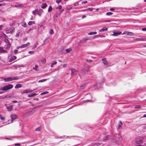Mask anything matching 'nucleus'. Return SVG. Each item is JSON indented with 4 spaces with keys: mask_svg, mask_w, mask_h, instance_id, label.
<instances>
[{
    "mask_svg": "<svg viewBox=\"0 0 146 146\" xmlns=\"http://www.w3.org/2000/svg\"><path fill=\"white\" fill-rule=\"evenodd\" d=\"M38 67V66L37 65H36L35 66V67L33 68V69L35 70H38L37 68Z\"/></svg>",
    "mask_w": 146,
    "mask_h": 146,
    "instance_id": "58836bf2",
    "label": "nucleus"
},
{
    "mask_svg": "<svg viewBox=\"0 0 146 146\" xmlns=\"http://www.w3.org/2000/svg\"><path fill=\"white\" fill-rule=\"evenodd\" d=\"M1 37L2 38V39L6 44L7 46L6 47V48L8 49L11 46V44L7 38V36L3 33L1 32Z\"/></svg>",
    "mask_w": 146,
    "mask_h": 146,
    "instance_id": "f03ea898",
    "label": "nucleus"
},
{
    "mask_svg": "<svg viewBox=\"0 0 146 146\" xmlns=\"http://www.w3.org/2000/svg\"><path fill=\"white\" fill-rule=\"evenodd\" d=\"M19 78L17 77H8L3 78L1 77V81L4 80L5 82H8L13 80H18Z\"/></svg>",
    "mask_w": 146,
    "mask_h": 146,
    "instance_id": "7ed1b4c3",
    "label": "nucleus"
},
{
    "mask_svg": "<svg viewBox=\"0 0 146 146\" xmlns=\"http://www.w3.org/2000/svg\"><path fill=\"white\" fill-rule=\"evenodd\" d=\"M136 40H146V38H137L136 39Z\"/></svg>",
    "mask_w": 146,
    "mask_h": 146,
    "instance_id": "7c9ffc66",
    "label": "nucleus"
},
{
    "mask_svg": "<svg viewBox=\"0 0 146 146\" xmlns=\"http://www.w3.org/2000/svg\"><path fill=\"white\" fill-rule=\"evenodd\" d=\"M37 45L35 44L34 46H33L32 47V48L33 49H35V48H36V47Z\"/></svg>",
    "mask_w": 146,
    "mask_h": 146,
    "instance_id": "3c124183",
    "label": "nucleus"
},
{
    "mask_svg": "<svg viewBox=\"0 0 146 146\" xmlns=\"http://www.w3.org/2000/svg\"><path fill=\"white\" fill-rule=\"evenodd\" d=\"M142 30L143 31H146V27L142 28Z\"/></svg>",
    "mask_w": 146,
    "mask_h": 146,
    "instance_id": "864d4df0",
    "label": "nucleus"
},
{
    "mask_svg": "<svg viewBox=\"0 0 146 146\" xmlns=\"http://www.w3.org/2000/svg\"><path fill=\"white\" fill-rule=\"evenodd\" d=\"M17 58V57L15 56H13L11 57L10 60H9L10 62H12V61L16 59Z\"/></svg>",
    "mask_w": 146,
    "mask_h": 146,
    "instance_id": "4468645a",
    "label": "nucleus"
},
{
    "mask_svg": "<svg viewBox=\"0 0 146 146\" xmlns=\"http://www.w3.org/2000/svg\"><path fill=\"white\" fill-rule=\"evenodd\" d=\"M21 94L27 93V89L24 90L23 92L21 93Z\"/></svg>",
    "mask_w": 146,
    "mask_h": 146,
    "instance_id": "79ce46f5",
    "label": "nucleus"
},
{
    "mask_svg": "<svg viewBox=\"0 0 146 146\" xmlns=\"http://www.w3.org/2000/svg\"><path fill=\"white\" fill-rule=\"evenodd\" d=\"M7 108L9 111H11L12 109V106H9L7 107Z\"/></svg>",
    "mask_w": 146,
    "mask_h": 146,
    "instance_id": "a211bd4d",
    "label": "nucleus"
},
{
    "mask_svg": "<svg viewBox=\"0 0 146 146\" xmlns=\"http://www.w3.org/2000/svg\"><path fill=\"white\" fill-rule=\"evenodd\" d=\"M19 32L17 33L16 35V37H18L19 36Z\"/></svg>",
    "mask_w": 146,
    "mask_h": 146,
    "instance_id": "8fccbe9b",
    "label": "nucleus"
},
{
    "mask_svg": "<svg viewBox=\"0 0 146 146\" xmlns=\"http://www.w3.org/2000/svg\"><path fill=\"white\" fill-rule=\"evenodd\" d=\"M15 30V29L14 28H12L10 29H9V33L12 34Z\"/></svg>",
    "mask_w": 146,
    "mask_h": 146,
    "instance_id": "2eb2a0df",
    "label": "nucleus"
},
{
    "mask_svg": "<svg viewBox=\"0 0 146 146\" xmlns=\"http://www.w3.org/2000/svg\"><path fill=\"white\" fill-rule=\"evenodd\" d=\"M35 21H30L28 23V25H31L33 24H35Z\"/></svg>",
    "mask_w": 146,
    "mask_h": 146,
    "instance_id": "bb28decb",
    "label": "nucleus"
},
{
    "mask_svg": "<svg viewBox=\"0 0 146 146\" xmlns=\"http://www.w3.org/2000/svg\"><path fill=\"white\" fill-rule=\"evenodd\" d=\"M96 145H97V146H100V144L99 143H97L96 144Z\"/></svg>",
    "mask_w": 146,
    "mask_h": 146,
    "instance_id": "e2e57ef3",
    "label": "nucleus"
},
{
    "mask_svg": "<svg viewBox=\"0 0 146 146\" xmlns=\"http://www.w3.org/2000/svg\"><path fill=\"white\" fill-rule=\"evenodd\" d=\"M11 121H13L17 118V116L16 114H12L11 115Z\"/></svg>",
    "mask_w": 146,
    "mask_h": 146,
    "instance_id": "6e6552de",
    "label": "nucleus"
},
{
    "mask_svg": "<svg viewBox=\"0 0 146 146\" xmlns=\"http://www.w3.org/2000/svg\"><path fill=\"white\" fill-rule=\"evenodd\" d=\"M97 34V32H90L89 33H88V34L89 35H92L96 34Z\"/></svg>",
    "mask_w": 146,
    "mask_h": 146,
    "instance_id": "393cba45",
    "label": "nucleus"
},
{
    "mask_svg": "<svg viewBox=\"0 0 146 146\" xmlns=\"http://www.w3.org/2000/svg\"><path fill=\"white\" fill-rule=\"evenodd\" d=\"M21 23V25L23 27H27V25L25 22H23Z\"/></svg>",
    "mask_w": 146,
    "mask_h": 146,
    "instance_id": "4be33fe9",
    "label": "nucleus"
},
{
    "mask_svg": "<svg viewBox=\"0 0 146 146\" xmlns=\"http://www.w3.org/2000/svg\"><path fill=\"white\" fill-rule=\"evenodd\" d=\"M27 93H30L33 91V90H31L30 89H27Z\"/></svg>",
    "mask_w": 146,
    "mask_h": 146,
    "instance_id": "a18cd8bd",
    "label": "nucleus"
},
{
    "mask_svg": "<svg viewBox=\"0 0 146 146\" xmlns=\"http://www.w3.org/2000/svg\"><path fill=\"white\" fill-rule=\"evenodd\" d=\"M119 136L118 134H114L113 135V138L115 139L114 140H117V138L118 137V139L120 141H121L123 139V138L121 136Z\"/></svg>",
    "mask_w": 146,
    "mask_h": 146,
    "instance_id": "0eeeda50",
    "label": "nucleus"
},
{
    "mask_svg": "<svg viewBox=\"0 0 146 146\" xmlns=\"http://www.w3.org/2000/svg\"><path fill=\"white\" fill-rule=\"evenodd\" d=\"M143 128L144 129H146V124L144 126Z\"/></svg>",
    "mask_w": 146,
    "mask_h": 146,
    "instance_id": "774afa93",
    "label": "nucleus"
},
{
    "mask_svg": "<svg viewBox=\"0 0 146 146\" xmlns=\"http://www.w3.org/2000/svg\"><path fill=\"white\" fill-rule=\"evenodd\" d=\"M144 139L143 137H136L135 139V142L137 144L142 143L143 142V140Z\"/></svg>",
    "mask_w": 146,
    "mask_h": 146,
    "instance_id": "39448f33",
    "label": "nucleus"
},
{
    "mask_svg": "<svg viewBox=\"0 0 146 146\" xmlns=\"http://www.w3.org/2000/svg\"><path fill=\"white\" fill-rule=\"evenodd\" d=\"M40 128L39 127H38L36 128L35 129V131H40Z\"/></svg>",
    "mask_w": 146,
    "mask_h": 146,
    "instance_id": "c03bdc74",
    "label": "nucleus"
},
{
    "mask_svg": "<svg viewBox=\"0 0 146 146\" xmlns=\"http://www.w3.org/2000/svg\"><path fill=\"white\" fill-rule=\"evenodd\" d=\"M22 87V85L21 84H17L15 86V88L16 89H18L20 88H21Z\"/></svg>",
    "mask_w": 146,
    "mask_h": 146,
    "instance_id": "ddd939ff",
    "label": "nucleus"
},
{
    "mask_svg": "<svg viewBox=\"0 0 146 146\" xmlns=\"http://www.w3.org/2000/svg\"><path fill=\"white\" fill-rule=\"evenodd\" d=\"M50 34H52L54 33V31L52 29H50Z\"/></svg>",
    "mask_w": 146,
    "mask_h": 146,
    "instance_id": "a19ab883",
    "label": "nucleus"
},
{
    "mask_svg": "<svg viewBox=\"0 0 146 146\" xmlns=\"http://www.w3.org/2000/svg\"><path fill=\"white\" fill-rule=\"evenodd\" d=\"M41 62L43 64H45L46 62V59L45 58L42 59L41 61Z\"/></svg>",
    "mask_w": 146,
    "mask_h": 146,
    "instance_id": "c9c22d12",
    "label": "nucleus"
},
{
    "mask_svg": "<svg viewBox=\"0 0 146 146\" xmlns=\"http://www.w3.org/2000/svg\"><path fill=\"white\" fill-rule=\"evenodd\" d=\"M3 47H1V53H7V51L5 50H3Z\"/></svg>",
    "mask_w": 146,
    "mask_h": 146,
    "instance_id": "6ab92c4d",
    "label": "nucleus"
},
{
    "mask_svg": "<svg viewBox=\"0 0 146 146\" xmlns=\"http://www.w3.org/2000/svg\"><path fill=\"white\" fill-rule=\"evenodd\" d=\"M30 43L28 42L26 44H23L22 45L20 46V47L21 48H25L27 46H29L30 45Z\"/></svg>",
    "mask_w": 146,
    "mask_h": 146,
    "instance_id": "9b49d317",
    "label": "nucleus"
},
{
    "mask_svg": "<svg viewBox=\"0 0 146 146\" xmlns=\"http://www.w3.org/2000/svg\"><path fill=\"white\" fill-rule=\"evenodd\" d=\"M113 13L111 12H107L106 13L107 15H111L113 14Z\"/></svg>",
    "mask_w": 146,
    "mask_h": 146,
    "instance_id": "2f4dec72",
    "label": "nucleus"
},
{
    "mask_svg": "<svg viewBox=\"0 0 146 146\" xmlns=\"http://www.w3.org/2000/svg\"><path fill=\"white\" fill-rule=\"evenodd\" d=\"M87 61L88 62H92V61L91 60H87Z\"/></svg>",
    "mask_w": 146,
    "mask_h": 146,
    "instance_id": "0e129e2a",
    "label": "nucleus"
},
{
    "mask_svg": "<svg viewBox=\"0 0 146 146\" xmlns=\"http://www.w3.org/2000/svg\"><path fill=\"white\" fill-rule=\"evenodd\" d=\"M72 50V49L70 48H68V49H67L66 50V52L68 53L70 52Z\"/></svg>",
    "mask_w": 146,
    "mask_h": 146,
    "instance_id": "a878e982",
    "label": "nucleus"
},
{
    "mask_svg": "<svg viewBox=\"0 0 146 146\" xmlns=\"http://www.w3.org/2000/svg\"><path fill=\"white\" fill-rule=\"evenodd\" d=\"M5 32L7 34L9 33V29L6 30V32Z\"/></svg>",
    "mask_w": 146,
    "mask_h": 146,
    "instance_id": "6e6d98bb",
    "label": "nucleus"
},
{
    "mask_svg": "<svg viewBox=\"0 0 146 146\" xmlns=\"http://www.w3.org/2000/svg\"><path fill=\"white\" fill-rule=\"evenodd\" d=\"M34 51H30L29 52V53L31 54H33L34 53Z\"/></svg>",
    "mask_w": 146,
    "mask_h": 146,
    "instance_id": "49530a36",
    "label": "nucleus"
},
{
    "mask_svg": "<svg viewBox=\"0 0 146 146\" xmlns=\"http://www.w3.org/2000/svg\"><path fill=\"white\" fill-rule=\"evenodd\" d=\"M93 8H88L87 9H85V10L84 11H85L86 10H90V11H91L93 10Z\"/></svg>",
    "mask_w": 146,
    "mask_h": 146,
    "instance_id": "473e14b6",
    "label": "nucleus"
},
{
    "mask_svg": "<svg viewBox=\"0 0 146 146\" xmlns=\"http://www.w3.org/2000/svg\"><path fill=\"white\" fill-rule=\"evenodd\" d=\"M36 95V93H32L31 94L28 95V97H33Z\"/></svg>",
    "mask_w": 146,
    "mask_h": 146,
    "instance_id": "f3484780",
    "label": "nucleus"
},
{
    "mask_svg": "<svg viewBox=\"0 0 146 146\" xmlns=\"http://www.w3.org/2000/svg\"><path fill=\"white\" fill-rule=\"evenodd\" d=\"M67 65V64H64L63 65V67L64 68Z\"/></svg>",
    "mask_w": 146,
    "mask_h": 146,
    "instance_id": "338daca9",
    "label": "nucleus"
},
{
    "mask_svg": "<svg viewBox=\"0 0 146 146\" xmlns=\"http://www.w3.org/2000/svg\"><path fill=\"white\" fill-rule=\"evenodd\" d=\"M140 106L139 105H137V106H135L134 107L135 108H140Z\"/></svg>",
    "mask_w": 146,
    "mask_h": 146,
    "instance_id": "09e8293b",
    "label": "nucleus"
},
{
    "mask_svg": "<svg viewBox=\"0 0 146 146\" xmlns=\"http://www.w3.org/2000/svg\"><path fill=\"white\" fill-rule=\"evenodd\" d=\"M52 10V8L51 6H50L48 8V11L49 12H50Z\"/></svg>",
    "mask_w": 146,
    "mask_h": 146,
    "instance_id": "c85d7f7f",
    "label": "nucleus"
},
{
    "mask_svg": "<svg viewBox=\"0 0 146 146\" xmlns=\"http://www.w3.org/2000/svg\"><path fill=\"white\" fill-rule=\"evenodd\" d=\"M80 2V1H79L78 2H76L74 4V6L78 5H79V3Z\"/></svg>",
    "mask_w": 146,
    "mask_h": 146,
    "instance_id": "4c0bfd02",
    "label": "nucleus"
},
{
    "mask_svg": "<svg viewBox=\"0 0 146 146\" xmlns=\"http://www.w3.org/2000/svg\"><path fill=\"white\" fill-rule=\"evenodd\" d=\"M108 29V28H106L105 29L103 28V29H100L99 30V31L100 32H102L106 31H107Z\"/></svg>",
    "mask_w": 146,
    "mask_h": 146,
    "instance_id": "aec40b11",
    "label": "nucleus"
},
{
    "mask_svg": "<svg viewBox=\"0 0 146 146\" xmlns=\"http://www.w3.org/2000/svg\"><path fill=\"white\" fill-rule=\"evenodd\" d=\"M115 10V9L113 8H110V10L111 11H113V10Z\"/></svg>",
    "mask_w": 146,
    "mask_h": 146,
    "instance_id": "13d9d810",
    "label": "nucleus"
},
{
    "mask_svg": "<svg viewBox=\"0 0 146 146\" xmlns=\"http://www.w3.org/2000/svg\"><path fill=\"white\" fill-rule=\"evenodd\" d=\"M48 92H47V91L44 92H43L41 94V95H44L45 94H48Z\"/></svg>",
    "mask_w": 146,
    "mask_h": 146,
    "instance_id": "f704fd0d",
    "label": "nucleus"
},
{
    "mask_svg": "<svg viewBox=\"0 0 146 146\" xmlns=\"http://www.w3.org/2000/svg\"><path fill=\"white\" fill-rule=\"evenodd\" d=\"M5 118L4 117H1V120H4Z\"/></svg>",
    "mask_w": 146,
    "mask_h": 146,
    "instance_id": "bf43d9fd",
    "label": "nucleus"
},
{
    "mask_svg": "<svg viewBox=\"0 0 146 146\" xmlns=\"http://www.w3.org/2000/svg\"><path fill=\"white\" fill-rule=\"evenodd\" d=\"M127 32H124L122 34V35H124V34H127Z\"/></svg>",
    "mask_w": 146,
    "mask_h": 146,
    "instance_id": "69168bd1",
    "label": "nucleus"
},
{
    "mask_svg": "<svg viewBox=\"0 0 146 146\" xmlns=\"http://www.w3.org/2000/svg\"><path fill=\"white\" fill-rule=\"evenodd\" d=\"M43 10L41 9H40L37 11V14L39 16L41 17V16L42 14L43 13Z\"/></svg>",
    "mask_w": 146,
    "mask_h": 146,
    "instance_id": "1a4fd4ad",
    "label": "nucleus"
},
{
    "mask_svg": "<svg viewBox=\"0 0 146 146\" xmlns=\"http://www.w3.org/2000/svg\"><path fill=\"white\" fill-rule=\"evenodd\" d=\"M17 101H16V100H14V101H12V102L14 103H17Z\"/></svg>",
    "mask_w": 146,
    "mask_h": 146,
    "instance_id": "680f3d73",
    "label": "nucleus"
},
{
    "mask_svg": "<svg viewBox=\"0 0 146 146\" xmlns=\"http://www.w3.org/2000/svg\"><path fill=\"white\" fill-rule=\"evenodd\" d=\"M18 51L17 50H15L14 51V53L15 54H16L17 53Z\"/></svg>",
    "mask_w": 146,
    "mask_h": 146,
    "instance_id": "603ef678",
    "label": "nucleus"
},
{
    "mask_svg": "<svg viewBox=\"0 0 146 146\" xmlns=\"http://www.w3.org/2000/svg\"><path fill=\"white\" fill-rule=\"evenodd\" d=\"M102 61L103 64L106 65H107L108 64V62L106 60L105 58H102Z\"/></svg>",
    "mask_w": 146,
    "mask_h": 146,
    "instance_id": "f8f14e48",
    "label": "nucleus"
},
{
    "mask_svg": "<svg viewBox=\"0 0 146 146\" xmlns=\"http://www.w3.org/2000/svg\"><path fill=\"white\" fill-rule=\"evenodd\" d=\"M111 136H111L110 135H108L107 136L104 137L103 138V141H105L110 139H115V138L113 137V135L112 136Z\"/></svg>",
    "mask_w": 146,
    "mask_h": 146,
    "instance_id": "423d86ee",
    "label": "nucleus"
},
{
    "mask_svg": "<svg viewBox=\"0 0 146 146\" xmlns=\"http://www.w3.org/2000/svg\"><path fill=\"white\" fill-rule=\"evenodd\" d=\"M13 86L12 84L7 85L2 88V90L3 91H7L8 90L12 89Z\"/></svg>",
    "mask_w": 146,
    "mask_h": 146,
    "instance_id": "20e7f679",
    "label": "nucleus"
},
{
    "mask_svg": "<svg viewBox=\"0 0 146 146\" xmlns=\"http://www.w3.org/2000/svg\"><path fill=\"white\" fill-rule=\"evenodd\" d=\"M127 35L130 36H133V33L131 32H127Z\"/></svg>",
    "mask_w": 146,
    "mask_h": 146,
    "instance_id": "5701e85b",
    "label": "nucleus"
},
{
    "mask_svg": "<svg viewBox=\"0 0 146 146\" xmlns=\"http://www.w3.org/2000/svg\"><path fill=\"white\" fill-rule=\"evenodd\" d=\"M87 3V1H82L81 2V4H83L86 3Z\"/></svg>",
    "mask_w": 146,
    "mask_h": 146,
    "instance_id": "37998d69",
    "label": "nucleus"
},
{
    "mask_svg": "<svg viewBox=\"0 0 146 146\" xmlns=\"http://www.w3.org/2000/svg\"><path fill=\"white\" fill-rule=\"evenodd\" d=\"M47 5L46 3H44L42 5L41 8L44 9L46 7Z\"/></svg>",
    "mask_w": 146,
    "mask_h": 146,
    "instance_id": "dca6fc26",
    "label": "nucleus"
},
{
    "mask_svg": "<svg viewBox=\"0 0 146 146\" xmlns=\"http://www.w3.org/2000/svg\"><path fill=\"white\" fill-rule=\"evenodd\" d=\"M15 146H20V144L19 143H16L15 144Z\"/></svg>",
    "mask_w": 146,
    "mask_h": 146,
    "instance_id": "5fc2aeb1",
    "label": "nucleus"
},
{
    "mask_svg": "<svg viewBox=\"0 0 146 146\" xmlns=\"http://www.w3.org/2000/svg\"><path fill=\"white\" fill-rule=\"evenodd\" d=\"M71 74H74V73L77 72L76 70L75 69H71Z\"/></svg>",
    "mask_w": 146,
    "mask_h": 146,
    "instance_id": "412c9836",
    "label": "nucleus"
},
{
    "mask_svg": "<svg viewBox=\"0 0 146 146\" xmlns=\"http://www.w3.org/2000/svg\"><path fill=\"white\" fill-rule=\"evenodd\" d=\"M46 79H44L43 80H40L38 81V82H44L46 81Z\"/></svg>",
    "mask_w": 146,
    "mask_h": 146,
    "instance_id": "72a5a7b5",
    "label": "nucleus"
},
{
    "mask_svg": "<svg viewBox=\"0 0 146 146\" xmlns=\"http://www.w3.org/2000/svg\"><path fill=\"white\" fill-rule=\"evenodd\" d=\"M37 9H36L35 10H34L33 11V13L34 15H36V11H37Z\"/></svg>",
    "mask_w": 146,
    "mask_h": 146,
    "instance_id": "e433bc0d",
    "label": "nucleus"
},
{
    "mask_svg": "<svg viewBox=\"0 0 146 146\" xmlns=\"http://www.w3.org/2000/svg\"><path fill=\"white\" fill-rule=\"evenodd\" d=\"M113 34L112 35L113 36H117L121 34V33L119 31H113Z\"/></svg>",
    "mask_w": 146,
    "mask_h": 146,
    "instance_id": "9d476101",
    "label": "nucleus"
},
{
    "mask_svg": "<svg viewBox=\"0 0 146 146\" xmlns=\"http://www.w3.org/2000/svg\"><path fill=\"white\" fill-rule=\"evenodd\" d=\"M122 122H121V121H120L119 124H118V129H119L120 127H121V126H122Z\"/></svg>",
    "mask_w": 146,
    "mask_h": 146,
    "instance_id": "c756f323",
    "label": "nucleus"
},
{
    "mask_svg": "<svg viewBox=\"0 0 146 146\" xmlns=\"http://www.w3.org/2000/svg\"><path fill=\"white\" fill-rule=\"evenodd\" d=\"M61 0H56V2L58 4L61 2Z\"/></svg>",
    "mask_w": 146,
    "mask_h": 146,
    "instance_id": "de8ad7c7",
    "label": "nucleus"
},
{
    "mask_svg": "<svg viewBox=\"0 0 146 146\" xmlns=\"http://www.w3.org/2000/svg\"><path fill=\"white\" fill-rule=\"evenodd\" d=\"M57 64V62L56 61H54L53 62L51 63V67L52 68L53 67V66L54 65L56 64Z\"/></svg>",
    "mask_w": 146,
    "mask_h": 146,
    "instance_id": "cd10ccee",
    "label": "nucleus"
},
{
    "mask_svg": "<svg viewBox=\"0 0 146 146\" xmlns=\"http://www.w3.org/2000/svg\"><path fill=\"white\" fill-rule=\"evenodd\" d=\"M41 107V106H38L34 107L32 108V109H30L29 110H26L23 113V115L25 117L30 116L32 115L34 113V112L33 111V110H34L37 108H39Z\"/></svg>",
    "mask_w": 146,
    "mask_h": 146,
    "instance_id": "f257e3e1",
    "label": "nucleus"
},
{
    "mask_svg": "<svg viewBox=\"0 0 146 146\" xmlns=\"http://www.w3.org/2000/svg\"><path fill=\"white\" fill-rule=\"evenodd\" d=\"M86 16L85 15H83L82 16V19H83L85 18H86Z\"/></svg>",
    "mask_w": 146,
    "mask_h": 146,
    "instance_id": "4d7b16f0",
    "label": "nucleus"
},
{
    "mask_svg": "<svg viewBox=\"0 0 146 146\" xmlns=\"http://www.w3.org/2000/svg\"><path fill=\"white\" fill-rule=\"evenodd\" d=\"M99 36L101 38L104 37H105V36L104 35H100Z\"/></svg>",
    "mask_w": 146,
    "mask_h": 146,
    "instance_id": "052dcab7",
    "label": "nucleus"
},
{
    "mask_svg": "<svg viewBox=\"0 0 146 146\" xmlns=\"http://www.w3.org/2000/svg\"><path fill=\"white\" fill-rule=\"evenodd\" d=\"M62 6L61 5H59L56 8L57 9H59V10H60L62 9Z\"/></svg>",
    "mask_w": 146,
    "mask_h": 146,
    "instance_id": "ea45409f",
    "label": "nucleus"
},
{
    "mask_svg": "<svg viewBox=\"0 0 146 146\" xmlns=\"http://www.w3.org/2000/svg\"><path fill=\"white\" fill-rule=\"evenodd\" d=\"M86 84H82L80 86V89H81V90L84 89L85 88V85Z\"/></svg>",
    "mask_w": 146,
    "mask_h": 146,
    "instance_id": "b1692460",
    "label": "nucleus"
}]
</instances>
